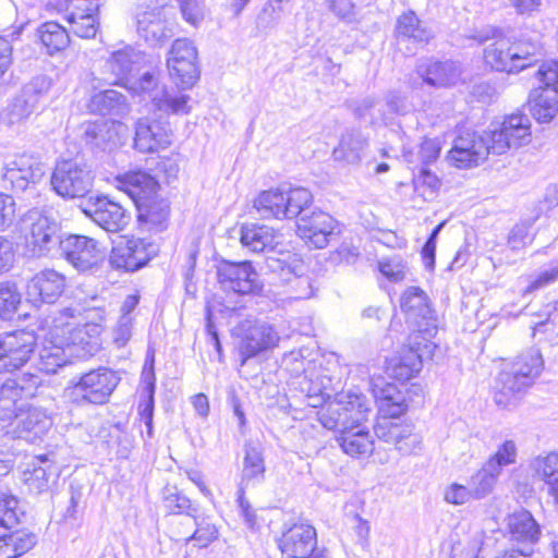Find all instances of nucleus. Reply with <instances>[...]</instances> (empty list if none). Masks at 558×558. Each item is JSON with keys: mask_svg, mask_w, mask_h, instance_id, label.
I'll return each instance as SVG.
<instances>
[{"mask_svg": "<svg viewBox=\"0 0 558 558\" xmlns=\"http://www.w3.org/2000/svg\"><path fill=\"white\" fill-rule=\"evenodd\" d=\"M401 308L408 320L414 325V330L408 337L392 372L396 378L408 380L420 373L424 361L434 355L437 345L432 339L437 333V319L427 295L416 287H411L403 293Z\"/></svg>", "mask_w": 558, "mask_h": 558, "instance_id": "1", "label": "nucleus"}, {"mask_svg": "<svg viewBox=\"0 0 558 558\" xmlns=\"http://www.w3.org/2000/svg\"><path fill=\"white\" fill-rule=\"evenodd\" d=\"M75 310L66 307L51 319L50 335L57 348H66L77 356H93L101 348L102 326L96 323L78 325Z\"/></svg>", "mask_w": 558, "mask_h": 558, "instance_id": "2", "label": "nucleus"}, {"mask_svg": "<svg viewBox=\"0 0 558 558\" xmlns=\"http://www.w3.org/2000/svg\"><path fill=\"white\" fill-rule=\"evenodd\" d=\"M542 368L543 360L537 350L520 354L509 367L499 373L494 388L495 403L501 408L514 404L519 395L533 385Z\"/></svg>", "mask_w": 558, "mask_h": 558, "instance_id": "3", "label": "nucleus"}, {"mask_svg": "<svg viewBox=\"0 0 558 558\" xmlns=\"http://www.w3.org/2000/svg\"><path fill=\"white\" fill-rule=\"evenodd\" d=\"M320 407L319 422L325 428L335 432L336 436L365 423L371 412L368 400L352 392L337 393Z\"/></svg>", "mask_w": 558, "mask_h": 558, "instance_id": "4", "label": "nucleus"}, {"mask_svg": "<svg viewBox=\"0 0 558 558\" xmlns=\"http://www.w3.org/2000/svg\"><path fill=\"white\" fill-rule=\"evenodd\" d=\"M23 511L15 496L0 494V558H19L36 544V536L17 530Z\"/></svg>", "mask_w": 558, "mask_h": 558, "instance_id": "5", "label": "nucleus"}, {"mask_svg": "<svg viewBox=\"0 0 558 558\" xmlns=\"http://www.w3.org/2000/svg\"><path fill=\"white\" fill-rule=\"evenodd\" d=\"M537 86L530 93L531 113L539 123L558 114V62L543 63L535 73Z\"/></svg>", "mask_w": 558, "mask_h": 558, "instance_id": "6", "label": "nucleus"}, {"mask_svg": "<svg viewBox=\"0 0 558 558\" xmlns=\"http://www.w3.org/2000/svg\"><path fill=\"white\" fill-rule=\"evenodd\" d=\"M93 182L89 167L73 159L58 161L50 178L52 190L63 198L85 196L92 190Z\"/></svg>", "mask_w": 558, "mask_h": 558, "instance_id": "7", "label": "nucleus"}, {"mask_svg": "<svg viewBox=\"0 0 558 558\" xmlns=\"http://www.w3.org/2000/svg\"><path fill=\"white\" fill-rule=\"evenodd\" d=\"M64 259L80 272L98 271L106 260V251L95 239L69 234L60 241Z\"/></svg>", "mask_w": 558, "mask_h": 558, "instance_id": "8", "label": "nucleus"}, {"mask_svg": "<svg viewBox=\"0 0 558 558\" xmlns=\"http://www.w3.org/2000/svg\"><path fill=\"white\" fill-rule=\"evenodd\" d=\"M494 155L505 154L531 142V121L526 114L515 112L505 117L500 124H492L485 131Z\"/></svg>", "mask_w": 558, "mask_h": 558, "instance_id": "9", "label": "nucleus"}, {"mask_svg": "<svg viewBox=\"0 0 558 558\" xmlns=\"http://www.w3.org/2000/svg\"><path fill=\"white\" fill-rule=\"evenodd\" d=\"M167 66L174 83L182 89L191 88L199 77L197 49L187 38L173 41Z\"/></svg>", "mask_w": 558, "mask_h": 558, "instance_id": "10", "label": "nucleus"}, {"mask_svg": "<svg viewBox=\"0 0 558 558\" xmlns=\"http://www.w3.org/2000/svg\"><path fill=\"white\" fill-rule=\"evenodd\" d=\"M239 331L241 365H244L248 359L276 348L280 340L275 326L264 320L246 319L239 326Z\"/></svg>", "mask_w": 558, "mask_h": 558, "instance_id": "11", "label": "nucleus"}, {"mask_svg": "<svg viewBox=\"0 0 558 558\" xmlns=\"http://www.w3.org/2000/svg\"><path fill=\"white\" fill-rule=\"evenodd\" d=\"M119 381L120 377L116 372L107 367H99L82 375L74 385L73 392L86 402L105 404Z\"/></svg>", "mask_w": 558, "mask_h": 558, "instance_id": "12", "label": "nucleus"}, {"mask_svg": "<svg viewBox=\"0 0 558 558\" xmlns=\"http://www.w3.org/2000/svg\"><path fill=\"white\" fill-rule=\"evenodd\" d=\"M36 336L16 330L0 337V373L14 372L24 366L34 353Z\"/></svg>", "mask_w": 558, "mask_h": 558, "instance_id": "13", "label": "nucleus"}, {"mask_svg": "<svg viewBox=\"0 0 558 558\" xmlns=\"http://www.w3.org/2000/svg\"><path fill=\"white\" fill-rule=\"evenodd\" d=\"M490 146L486 132L478 134L465 131L454 140L453 146L449 151V159L458 168L476 167L489 154H493Z\"/></svg>", "mask_w": 558, "mask_h": 558, "instance_id": "14", "label": "nucleus"}, {"mask_svg": "<svg viewBox=\"0 0 558 558\" xmlns=\"http://www.w3.org/2000/svg\"><path fill=\"white\" fill-rule=\"evenodd\" d=\"M29 222L25 234L27 250L33 256L47 255L57 245L60 246L59 225L38 211H29L26 218Z\"/></svg>", "mask_w": 558, "mask_h": 558, "instance_id": "15", "label": "nucleus"}, {"mask_svg": "<svg viewBox=\"0 0 558 558\" xmlns=\"http://www.w3.org/2000/svg\"><path fill=\"white\" fill-rule=\"evenodd\" d=\"M47 171V166L38 156L22 154L4 163L2 178L12 189L25 191L31 184L38 183Z\"/></svg>", "mask_w": 558, "mask_h": 558, "instance_id": "16", "label": "nucleus"}, {"mask_svg": "<svg viewBox=\"0 0 558 558\" xmlns=\"http://www.w3.org/2000/svg\"><path fill=\"white\" fill-rule=\"evenodd\" d=\"M218 282L227 292L254 294L262 289L256 270L250 262H222L217 271Z\"/></svg>", "mask_w": 558, "mask_h": 558, "instance_id": "17", "label": "nucleus"}, {"mask_svg": "<svg viewBox=\"0 0 558 558\" xmlns=\"http://www.w3.org/2000/svg\"><path fill=\"white\" fill-rule=\"evenodd\" d=\"M298 234L314 248H324L338 232L337 221L327 213L314 210L298 220Z\"/></svg>", "mask_w": 558, "mask_h": 558, "instance_id": "18", "label": "nucleus"}, {"mask_svg": "<svg viewBox=\"0 0 558 558\" xmlns=\"http://www.w3.org/2000/svg\"><path fill=\"white\" fill-rule=\"evenodd\" d=\"M374 432L378 439L393 445L403 454L417 453L422 449V437L414 432L412 424L381 417L374 426Z\"/></svg>", "mask_w": 558, "mask_h": 558, "instance_id": "19", "label": "nucleus"}, {"mask_svg": "<svg viewBox=\"0 0 558 558\" xmlns=\"http://www.w3.org/2000/svg\"><path fill=\"white\" fill-rule=\"evenodd\" d=\"M82 210L86 217L107 232L123 230L130 220L126 209L107 196L89 199Z\"/></svg>", "mask_w": 558, "mask_h": 558, "instance_id": "20", "label": "nucleus"}, {"mask_svg": "<svg viewBox=\"0 0 558 558\" xmlns=\"http://www.w3.org/2000/svg\"><path fill=\"white\" fill-rule=\"evenodd\" d=\"M151 254V243L140 238L122 239L113 245L109 263L116 269L135 271L147 264Z\"/></svg>", "mask_w": 558, "mask_h": 558, "instance_id": "21", "label": "nucleus"}, {"mask_svg": "<svg viewBox=\"0 0 558 558\" xmlns=\"http://www.w3.org/2000/svg\"><path fill=\"white\" fill-rule=\"evenodd\" d=\"M316 545V531L305 523L289 527L279 542L283 558H318Z\"/></svg>", "mask_w": 558, "mask_h": 558, "instance_id": "22", "label": "nucleus"}, {"mask_svg": "<svg viewBox=\"0 0 558 558\" xmlns=\"http://www.w3.org/2000/svg\"><path fill=\"white\" fill-rule=\"evenodd\" d=\"M65 287L66 277L54 269L47 268L37 272L27 282L26 295L34 305L52 304L62 295Z\"/></svg>", "mask_w": 558, "mask_h": 558, "instance_id": "23", "label": "nucleus"}, {"mask_svg": "<svg viewBox=\"0 0 558 558\" xmlns=\"http://www.w3.org/2000/svg\"><path fill=\"white\" fill-rule=\"evenodd\" d=\"M172 136L168 123L141 118L135 123L134 148L144 154L156 153L169 147Z\"/></svg>", "mask_w": 558, "mask_h": 558, "instance_id": "24", "label": "nucleus"}, {"mask_svg": "<svg viewBox=\"0 0 558 558\" xmlns=\"http://www.w3.org/2000/svg\"><path fill=\"white\" fill-rule=\"evenodd\" d=\"M65 20L70 31L81 38H93L98 31L97 0H65Z\"/></svg>", "mask_w": 558, "mask_h": 558, "instance_id": "25", "label": "nucleus"}, {"mask_svg": "<svg viewBox=\"0 0 558 558\" xmlns=\"http://www.w3.org/2000/svg\"><path fill=\"white\" fill-rule=\"evenodd\" d=\"M13 417L16 420L11 430L13 437L32 444L40 440L52 425L48 414L38 408H29L20 414L15 413Z\"/></svg>", "mask_w": 558, "mask_h": 558, "instance_id": "26", "label": "nucleus"}, {"mask_svg": "<svg viewBox=\"0 0 558 558\" xmlns=\"http://www.w3.org/2000/svg\"><path fill=\"white\" fill-rule=\"evenodd\" d=\"M241 244L254 253L270 252L282 241L279 230L267 225L245 223L240 231Z\"/></svg>", "mask_w": 558, "mask_h": 558, "instance_id": "27", "label": "nucleus"}, {"mask_svg": "<svg viewBox=\"0 0 558 558\" xmlns=\"http://www.w3.org/2000/svg\"><path fill=\"white\" fill-rule=\"evenodd\" d=\"M117 186L128 194L137 206L148 197L154 196L159 189L157 180L146 171L136 170L119 174Z\"/></svg>", "mask_w": 558, "mask_h": 558, "instance_id": "28", "label": "nucleus"}, {"mask_svg": "<svg viewBox=\"0 0 558 558\" xmlns=\"http://www.w3.org/2000/svg\"><path fill=\"white\" fill-rule=\"evenodd\" d=\"M298 379L296 384L305 393L310 407L318 408L330 400L331 378L324 374L320 366H313Z\"/></svg>", "mask_w": 558, "mask_h": 558, "instance_id": "29", "label": "nucleus"}, {"mask_svg": "<svg viewBox=\"0 0 558 558\" xmlns=\"http://www.w3.org/2000/svg\"><path fill=\"white\" fill-rule=\"evenodd\" d=\"M143 60L141 52L131 47L117 50L106 61V69L113 76L112 83L129 86L131 74L136 71Z\"/></svg>", "mask_w": 558, "mask_h": 558, "instance_id": "30", "label": "nucleus"}, {"mask_svg": "<svg viewBox=\"0 0 558 558\" xmlns=\"http://www.w3.org/2000/svg\"><path fill=\"white\" fill-rule=\"evenodd\" d=\"M417 74L430 86L447 87L460 80L461 71L452 61H428L417 65Z\"/></svg>", "mask_w": 558, "mask_h": 558, "instance_id": "31", "label": "nucleus"}, {"mask_svg": "<svg viewBox=\"0 0 558 558\" xmlns=\"http://www.w3.org/2000/svg\"><path fill=\"white\" fill-rule=\"evenodd\" d=\"M135 20L137 32L146 41L157 44L171 36V28L159 9L140 11L135 14Z\"/></svg>", "mask_w": 558, "mask_h": 558, "instance_id": "32", "label": "nucleus"}, {"mask_svg": "<svg viewBox=\"0 0 558 558\" xmlns=\"http://www.w3.org/2000/svg\"><path fill=\"white\" fill-rule=\"evenodd\" d=\"M336 441L352 458L368 457L374 451V439L364 423L337 435Z\"/></svg>", "mask_w": 558, "mask_h": 558, "instance_id": "33", "label": "nucleus"}, {"mask_svg": "<svg viewBox=\"0 0 558 558\" xmlns=\"http://www.w3.org/2000/svg\"><path fill=\"white\" fill-rule=\"evenodd\" d=\"M367 146L368 138L360 131H347L342 134L338 146L333 148L332 156L337 161L357 165L361 162Z\"/></svg>", "mask_w": 558, "mask_h": 558, "instance_id": "34", "label": "nucleus"}, {"mask_svg": "<svg viewBox=\"0 0 558 558\" xmlns=\"http://www.w3.org/2000/svg\"><path fill=\"white\" fill-rule=\"evenodd\" d=\"M84 141L92 148L112 150L119 144L118 126L108 120L87 123L84 128Z\"/></svg>", "mask_w": 558, "mask_h": 558, "instance_id": "35", "label": "nucleus"}, {"mask_svg": "<svg viewBox=\"0 0 558 558\" xmlns=\"http://www.w3.org/2000/svg\"><path fill=\"white\" fill-rule=\"evenodd\" d=\"M136 207L138 220L146 223L149 230L161 231L166 228L170 211L169 205L165 199L159 198L157 193Z\"/></svg>", "mask_w": 558, "mask_h": 558, "instance_id": "36", "label": "nucleus"}, {"mask_svg": "<svg viewBox=\"0 0 558 558\" xmlns=\"http://www.w3.org/2000/svg\"><path fill=\"white\" fill-rule=\"evenodd\" d=\"M532 468L536 476L546 485L548 495L558 504V450L536 457Z\"/></svg>", "mask_w": 558, "mask_h": 558, "instance_id": "37", "label": "nucleus"}, {"mask_svg": "<svg viewBox=\"0 0 558 558\" xmlns=\"http://www.w3.org/2000/svg\"><path fill=\"white\" fill-rule=\"evenodd\" d=\"M511 51V43L507 38H497L484 49V61L496 71L517 72Z\"/></svg>", "mask_w": 558, "mask_h": 558, "instance_id": "38", "label": "nucleus"}, {"mask_svg": "<svg viewBox=\"0 0 558 558\" xmlns=\"http://www.w3.org/2000/svg\"><path fill=\"white\" fill-rule=\"evenodd\" d=\"M24 377H0V420H10L15 415L16 403L23 397Z\"/></svg>", "mask_w": 558, "mask_h": 558, "instance_id": "39", "label": "nucleus"}, {"mask_svg": "<svg viewBox=\"0 0 558 558\" xmlns=\"http://www.w3.org/2000/svg\"><path fill=\"white\" fill-rule=\"evenodd\" d=\"M374 397L378 403V411L383 417L397 418L404 414L408 409L404 396L396 386L387 384L379 390H374Z\"/></svg>", "mask_w": 558, "mask_h": 558, "instance_id": "40", "label": "nucleus"}, {"mask_svg": "<svg viewBox=\"0 0 558 558\" xmlns=\"http://www.w3.org/2000/svg\"><path fill=\"white\" fill-rule=\"evenodd\" d=\"M284 189H270L263 191L254 199V208L264 219H286Z\"/></svg>", "mask_w": 558, "mask_h": 558, "instance_id": "41", "label": "nucleus"}, {"mask_svg": "<svg viewBox=\"0 0 558 558\" xmlns=\"http://www.w3.org/2000/svg\"><path fill=\"white\" fill-rule=\"evenodd\" d=\"M508 529L512 539L523 543H535L539 536V526L526 510L512 513L508 518Z\"/></svg>", "mask_w": 558, "mask_h": 558, "instance_id": "42", "label": "nucleus"}, {"mask_svg": "<svg viewBox=\"0 0 558 558\" xmlns=\"http://www.w3.org/2000/svg\"><path fill=\"white\" fill-rule=\"evenodd\" d=\"M89 108L100 114H124L128 111V102L124 95L107 89L95 94L89 102Z\"/></svg>", "mask_w": 558, "mask_h": 558, "instance_id": "43", "label": "nucleus"}, {"mask_svg": "<svg viewBox=\"0 0 558 558\" xmlns=\"http://www.w3.org/2000/svg\"><path fill=\"white\" fill-rule=\"evenodd\" d=\"M156 95L157 98L155 97V101L153 102L156 111L166 116L190 113V96L169 90L166 86Z\"/></svg>", "mask_w": 558, "mask_h": 558, "instance_id": "44", "label": "nucleus"}, {"mask_svg": "<svg viewBox=\"0 0 558 558\" xmlns=\"http://www.w3.org/2000/svg\"><path fill=\"white\" fill-rule=\"evenodd\" d=\"M39 38L48 52L52 54L68 47L70 43L69 32L57 22H46L38 29Z\"/></svg>", "mask_w": 558, "mask_h": 558, "instance_id": "45", "label": "nucleus"}, {"mask_svg": "<svg viewBox=\"0 0 558 558\" xmlns=\"http://www.w3.org/2000/svg\"><path fill=\"white\" fill-rule=\"evenodd\" d=\"M398 36L411 38L416 43H428L432 38V32L422 26L421 21L414 12L410 11L402 14L397 22Z\"/></svg>", "mask_w": 558, "mask_h": 558, "instance_id": "46", "label": "nucleus"}, {"mask_svg": "<svg viewBox=\"0 0 558 558\" xmlns=\"http://www.w3.org/2000/svg\"><path fill=\"white\" fill-rule=\"evenodd\" d=\"M499 473L490 469L486 463L470 477L468 483L474 499H483L488 496L496 485Z\"/></svg>", "mask_w": 558, "mask_h": 558, "instance_id": "47", "label": "nucleus"}, {"mask_svg": "<svg viewBox=\"0 0 558 558\" xmlns=\"http://www.w3.org/2000/svg\"><path fill=\"white\" fill-rule=\"evenodd\" d=\"M286 219L299 217L313 202L312 193L304 187L284 189Z\"/></svg>", "mask_w": 558, "mask_h": 558, "instance_id": "48", "label": "nucleus"}, {"mask_svg": "<svg viewBox=\"0 0 558 558\" xmlns=\"http://www.w3.org/2000/svg\"><path fill=\"white\" fill-rule=\"evenodd\" d=\"M165 85H161L158 77L150 72L144 73L140 78H132L129 86H125L133 95L140 96L142 100H149L151 104L155 101L156 94L162 90Z\"/></svg>", "mask_w": 558, "mask_h": 558, "instance_id": "49", "label": "nucleus"}, {"mask_svg": "<svg viewBox=\"0 0 558 558\" xmlns=\"http://www.w3.org/2000/svg\"><path fill=\"white\" fill-rule=\"evenodd\" d=\"M244 450L243 480L260 481L265 473V463L262 450L251 442L245 444Z\"/></svg>", "mask_w": 558, "mask_h": 558, "instance_id": "50", "label": "nucleus"}, {"mask_svg": "<svg viewBox=\"0 0 558 558\" xmlns=\"http://www.w3.org/2000/svg\"><path fill=\"white\" fill-rule=\"evenodd\" d=\"M163 506L171 514H187L195 518L197 508L193 506L191 500L178 492L177 487H165L162 492Z\"/></svg>", "mask_w": 558, "mask_h": 558, "instance_id": "51", "label": "nucleus"}, {"mask_svg": "<svg viewBox=\"0 0 558 558\" xmlns=\"http://www.w3.org/2000/svg\"><path fill=\"white\" fill-rule=\"evenodd\" d=\"M308 349L301 348L284 353L282 356V366L286 371L291 373L296 378H300L304 373L310 372V368L316 366L314 361L308 360L305 354Z\"/></svg>", "mask_w": 558, "mask_h": 558, "instance_id": "52", "label": "nucleus"}, {"mask_svg": "<svg viewBox=\"0 0 558 558\" xmlns=\"http://www.w3.org/2000/svg\"><path fill=\"white\" fill-rule=\"evenodd\" d=\"M517 456V444L511 439H507L498 446L496 452L486 461V464L501 474L505 466L515 463Z\"/></svg>", "mask_w": 558, "mask_h": 558, "instance_id": "53", "label": "nucleus"}, {"mask_svg": "<svg viewBox=\"0 0 558 558\" xmlns=\"http://www.w3.org/2000/svg\"><path fill=\"white\" fill-rule=\"evenodd\" d=\"M49 86L50 83L45 76L35 77L27 86H25L22 99L16 100L14 108L16 109L23 102L27 107V110L22 114V117L28 116L37 104V94L46 92Z\"/></svg>", "mask_w": 558, "mask_h": 558, "instance_id": "54", "label": "nucleus"}, {"mask_svg": "<svg viewBox=\"0 0 558 558\" xmlns=\"http://www.w3.org/2000/svg\"><path fill=\"white\" fill-rule=\"evenodd\" d=\"M20 303L21 294L15 286L9 283L0 284V318H11Z\"/></svg>", "mask_w": 558, "mask_h": 558, "instance_id": "55", "label": "nucleus"}, {"mask_svg": "<svg viewBox=\"0 0 558 558\" xmlns=\"http://www.w3.org/2000/svg\"><path fill=\"white\" fill-rule=\"evenodd\" d=\"M539 47L536 44L526 43H511V51L514 63H517L518 71L527 68L532 63V58L538 52Z\"/></svg>", "mask_w": 558, "mask_h": 558, "instance_id": "56", "label": "nucleus"}, {"mask_svg": "<svg viewBox=\"0 0 558 558\" xmlns=\"http://www.w3.org/2000/svg\"><path fill=\"white\" fill-rule=\"evenodd\" d=\"M284 280L290 284L291 299L306 300L313 296L314 288L310 277L296 276L293 274L292 276L284 278Z\"/></svg>", "mask_w": 558, "mask_h": 558, "instance_id": "57", "label": "nucleus"}, {"mask_svg": "<svg viewBox=\"0 0 558 558\" xmlns=\"http://www.w3.org/2000/svg\"><path fill=\"white\" fill-rule=\"evenodd\" d=\"M380 272L392 282H400L405 278L408 267L400 257H392L379 263Z\"/></svg>", "mask_w": 558, "mask_h": 558, "instance_id": "58", "label": "nucleus"}, {"mask_svg": "<svg viewBox=\"0 0 558 558\" xmlns=\"http://www.w3.org/2000/svg\"><path fill=\"white\" fill-rule=\"evenodd\" d=\"M24 481L29 489L41 493L48 488L49 466H34L32 471L24 473Z\"/></svg>", "mask_w": 558, "mask_h": 558, "instance_id": "59", "label": "nucleus"}, {"mask_svg": "<svg viewBox=\"0 0 558 558\" xmlns=\"http://www.w3.org/2000/svg\"><path fill=\"white\" fill-rule=\"evenodd\" d=\"M133 322V316H120L118 319L112 329V341L118 348L125 347L130 341L132 337Z\"/></svg>", "mask_w": 558, "mask_h": 558, "instance_id": "60", "label": "nucleus"}, {"mask_svg": "<svg viewBox=\"0 0 558 558\" xmlns=\"http://www.w3.org/2000/svg\"><path fill=\"white\" fill-rule=\"evenodd\" d=\"M196 530L189 539H194L199 547H206L214 539L217 538L218 531L213 523L205 521L204 519L198 521L194 518Z\"/></svg>", "mask_w": 558, "mask_h": 558, "instance_id": "61", "label": "nucleus"}, {"mask_svg": "<svg viewBox=\"0 0 558 558\" xmlns=\"http://www.w3.org/2000/svg\"><path fill=\"white\" fill-rule=\"evenodd\" d=\"M444 498L448 504L456 506L464 505L474 499L469 485L458 483H452L446 488Z\"/></svg>", "mask_w": 558, "mask_h": 558, "instance_id": "62", "label": "nucleus"}, {"mask_svg": "<svg viewBox=\"0 0 558 558\" xmlns=\"http://www.w3.org/2000/svg\"><path fill=\"white\" fill-rule=\"evenodd\" d=\"M529 230L530 226L527 223H519L511 229L508 235V245L511 250H520L524 247L527 242L532 241L529 236Z\"/></svg>", "mask_w": 558, "mask_h": 558, "instance_id": "63", "label": "nucleus"}, {"mask_svg": "<svg viewBox=\"0 0 558 558\" xmlns=\"http://www.w3.org/2000/svg\"><path fill=\"white\" fill-rule=\"evenodd\" d=\"M558 279V265L551 266L549 269L542 271L530 280L525 289V293H531L535 290L542 289Z\"/></svg>", "mask_w": 558, "mask_h": 558, "instance_id": "64", "label": "nucleus"}]
</instances>
